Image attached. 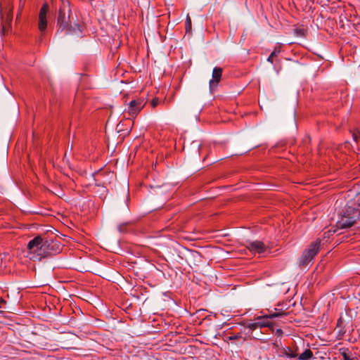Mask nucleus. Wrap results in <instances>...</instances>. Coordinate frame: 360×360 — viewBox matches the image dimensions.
Returning a JSON list of instances; mask_svg holds the SVG:
<instances>
[{"label": "nucleus", "mask_w": 360, "mask_h": 360, "mask_svg": "<svg viewBox=\"0 0 360 360\" xmlns=\"http://www.w3.org/2000/svg\"><path fill=\"white\" fill-rule=\"evenodd\" d=\"M352 137L354 141L358 142L360 139V132L359 131H354L352 133Z\"/></svg>", "instance_id": "obj_15"}, {"label": "nucleus", "mask_w": 360, "mask_h": 360, "mask_svg": "<svg viewBox=\"0 0 360 360\" xmlns=\"http://www.w3.org/2000/svg\"><path fill=\"white\" fill-rule=\"evenodd\" d=\"M285 315L283 312H275L272 314H269L268 315H264L262 316H258L256 319L257 320V325L259 327H269L270 322L269 321V319H274L277 317H280Z\"/></svg>", "instance_id": "obj_7"}, {"label": "nucleus", "mask_w": 360, "mask_h": 360, "mask_svg": "<svg viewBox=\"0 0 360 360\" xmlns=\"http://www.w3.org/2000/svg\"><path fill=\"white\" fill-rule=\"evenodd\" d=\"M27 248V256L32 260H41L61 251L58 241L39 235L28 242Z\"/></svg>", "instance_id": "obj_1"}, {"label": "nucleus", "mask_w": 360, "mask_h": 360, "mask_svg": "<svg viewBox=\"0 0 360 360\" xmlns=\"http://www.w3.org/2000/svg\"><path fill=\"white\" fill-rule=\"evenodd\" d=\"M98 192L100 193V198H105V196L107 195L108 189L105 186H101V187H99V190Z\"/></svg>", "instance_id": "obj_11"}, {"label": "nucleus", "mask_w": 360, "mask_h": 360, "mask_svg": "<svg viewBox=\"0 0 360 360\" xmlns=\"http://www.w3.org/2000/svg\"><path fill=\"white\" fill-rule=\"evenodd\" d=\"M72 13L70 3L62 0L57 14L58 32H65L67 34H77L80 36L82 31L81 26L76 23L74 26L70 25V15Z\"/></svg>", "instance_id": "obj_2"}, {"label": "nucleus", "mask_w": 360, "mask_h": 360, "mask_svg": "<svg viewBox=\"0 0 360 360\" xmlns=\"http://www.w3.org/2000/svg\"><path fill=\"white\" fill-rule=\"evenodd\" d=\"M191 30V18L187 15L186 19V32H190Z\"/></svg>", "instance_id": "obj_13"}, {"label": "nucleus", "mask_w": 360, "mask_h": 360, "mask_svg": "<svg viewBox=\"0 0 360 360\" xmlns=\"http://www.w3.org/2000/svg\"><path fill=\"white\" fill-rule=\"evenodd\" d=\"M159 103V101L158 98H153L151 102H150V104L151 105L155 108V106H157V105Z\"/></svg>", "instance_id": "obj_19"}, {"label": "nucleus", "mask_w": 360, "mask_h": 360, "mask_svg": "<svg viewBox=\"0 0 360 360\" xmlns=\"http://www.w3.org/2000/svg\"><path fill=\"white\" fill-rule=\"evenodd\" d=\"M281 332H282V331H281V329L277 330V333H281Z\"/></svg>", "instance_id": "obj_21"}, {"label": "nucleus", "mask_w": 360, "mask_h": 360, "mask_svg": "<svg viewBox=\"0 0 360 360\" xmlns=\"http://www.w3.org/2000/svg\"><path fill=\"white\" fill-rule=\"evenodd\" d=\"M222 75V68L219 67H215L212 71V79L210 81V86H212L213 85H217L221 78Z\"/></svg>", "instance_id": "obj_9"}, {"label": "nucleus", "mask_w": 360, "mask_h": 360, "mask_svg": "<svg viewBox=\"0 0 360 360\" xmlns=\"http://www.w3.org/2000/svg\"><path fill=\"white\" fill-rule=\"evenodd\" d=\"M280 51L278 50H274V51L269 55V56L267 58V61L270 62L271 63H273L274 61V57L276 56L279 53Z\"/></svg>", "instance_id": "obj_12"}, {"label": "nucleus", "mask_w": 360, "mask_h": 360, "mask_svg": "<svg viewBox=\"0 0 360 360\" xmlns=\"http://www.w3.org/2000/svg\"><path fill=\"white\" fill-rule=\"evenodd\" d=\"M358 212L359 213V217H360V211L358 210ZM359 220H360V218H359Z\"/></svg>", "instance_id": "obj_22"}, {"label": "nucleus", "mask_w": 360, "mask_h": 360, "mask_svg": "<svg viewBox=\"0 0 360 360\" xmlns=\"http://www.w3.org/2000/svg\"><path fill=\"white\" fill-rule=\"evenodd\" d=\"M321 242V240L318 238L305 250L298 260L300 266L304 267L311 262L319 251Z\"/></svg>", "instance_id": "obj_4"}, {"label": "nucleus", "mask_w": 360, "mask_h": 360, "mask_svg": "<svg viewBox=\"0 0 360 360\" xmlns=\"http://www.w3.org/2000/svg\"><path fill=\"white\" fill-rule=\"evenodd\" d=\"M143 100L136 99L130 101L128 106V112L130 115H136L144 107Z\"/></svg>", "instance_id": "obj_8"}, {"label": "nucleus", "mask_w": 360, "mask_h": 360, "mask_svg": "<svg viewBox=\"0 0 360 360\" xmlns=\"http://www.w3.org/2000/svg\"><path fill=\"white\" fill-rule=\"evenodd\" d=\"M246 248L253 254H262L267 249V247L259 240L248 241Z\"/></svg>", "instance_id": "obj_6"}, {"label": "nucleus", "mask_w": 360, "mask_h": 360, "mask_svg": "<svg viewBox=\"0 0 360 360\" xmlns=\"http://www.w3.org/2000/svg\"><path fill=\"white\" fill-rule=\"evenodd\" d=\"M358 220H359V213L358 210L352 207H348L342 217L337 222V226L339 229H347L352 226Z\"/></svg>", "instance_id": "obj_3"}, {"label": "nucleus", "mask_w": 360, "mask_h": 360, "mask_svg": "<svg viewBox=\"0 0 360 360\" xmlns=\"http://www.w3.org/2000/svg\"><path fill=\"white\" fill-rule=\"evenodd\" d=\"M285 355L288 357H290V358H295L297 357V354L291 352L290 349H289V352H286L285 353Z\"/></svg>", "instance_id": "obj_16"}, {"label": "nucleus", "mask_w": 360, "mask_h": 360, "mask_svg": "<svg viewBox=\"0 0 360 360\" xmlns=\"http://www.w3.org/2000/svg\"><path fill=\"white\" fill-rule=\"evenodd\" d=\"M241 338V335L240 333L236 334L233 336L229 337V340H238Z\"/></svg>", "instance_id": "obj_18"}, {"label": "nucleus", "mask_w": 360, "mask_h": 360, "mask_svg": "<svg viewBox=\"0 0 360 360\" xmlns=\"http://www.w3.org/2000/svg\"><path fill=\"white\" fill-rule=\"evenodd\" d=\"M313 353L309 349H305L301 354L299 356L300 360H309L312 358Z\"/></svg>", "instance_id": "obj_10"}, {"label": "nucleus", "mask_w": 360, "mask_h": 360, "mask_svg": "<svg viewBox=\"0 0 360 360\" xmlns=\"http://www.w3.org/2000/svg\"><path fill=\"white\" fill-rule=\"evenodd\" d=\"M257 324V321L254 323H249L245 326V327L251 330H255V329L259 328V326Z\"/></svg>", "instance_id": "obj_14"}, {"label": "nucleus", "mask_w": 360, "mask_h": 360, "mask_svg": "<svg viewBox=\"0 0 360 360\" xmlns=\"http://www.w3.org/2000/svg\"><path fill=\"white\" fill-rule=\"evenodd\" d=\"M344 360H352L346 353H342Z\"/></svg>", "instance_id": "obj_20"}, {"label": "nucleus", "mask_w": 360, "mask_h": 360, "mask_svg": "<svg viewBox=\"0 0 360 360\" xmlns=\"http://www.w3.org/2000/svg\"><path fill=\"white\" fill-rule=\"evenodd\" d=\"M6 302L4 299L0 298V308L6 309L7 308L6 307Z\"/></svg>", "instance_id": "obj_17"}, {"label": "nucleus", "mask_w": 360, "mask_h": 360, "mask_svg": "<svg viewBox=\"0 0 360 360\" xmlns=\"http://www.w3.org/2000/svg\"><path fill=\"white\" fill-rule=\"evenodd\" d=\"M49 11V6L44 3L40 8L38 17V29L41 33L45 32L47 27V14Z\"/></svg>", "instance_id": "obj_5"}]
</instances>
